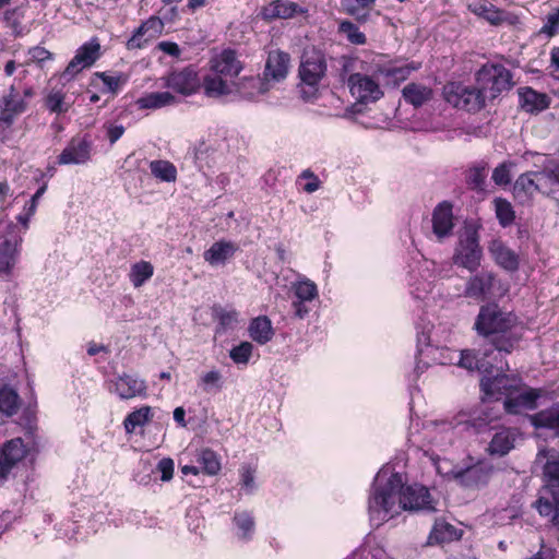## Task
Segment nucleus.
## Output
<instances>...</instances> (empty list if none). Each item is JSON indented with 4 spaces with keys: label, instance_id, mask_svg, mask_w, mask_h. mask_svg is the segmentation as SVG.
Listing matches in <instances>:
<instances>
[{
    "label": "nucleus",
    "instance_id": "27",
    "mask_svg": "<svg viewBox=\"0 0 559 559\" xmlns=\"http://www.w3.org/2000/svg\"><path fill=\"white\" fill-rule=\"evenodd\" d=\"M374 4L373 0H341L342 10L360 24L371 21L372 12L380 15L379 11L373 10Z\"/></svg>",
    "mask_w": 559,
    "mask_h": 559
},
{
    "label": "nucleus",
    "instance_id": "13",
    "mask_svg": "<svg viewBox=\"0 0 559 559\" xmlns=\"http://www.w3.org/2000/svg\"><path fill=\"white\" fill-rule=\"evenodd\" d=\"M347 84L350 94L361 104L374 103L383 96L379 82L369 75L353 73Z\"/></svg>",
    "mask_w": 559,
    "mask_h": 559
},
{
    "label": "nucleus",
    "instance_id": "16",
    "mask_svg": "<svg viewBox=\"0 0 559 559\" xmlns=\"http://www.w3.org/2000/svg\"><path fill=\"white\" fill-rule=\"evenodd\" d=\"M292 289L296 297V300L292 304L295 310V316L299 319H304L311 310L309 304L316 300L319 296L318 287L314 282L304 278L295 282Z\"/></svg>",
    "mask_w": 559,
    "mask_h": 559
},
{
    "label": "nucleus",
    "instance_id": "37",
    "mask_svg": "<svg viewBox=\"0 0 559 559\" xmlns=\"http://www.w3.org/2000/svg\"><path fill=\"white\" fill-rule=\"evenodd\" d=\"M249 334L254 342L261 345L266 344L274 335L271 320L265 316L254 318L250 322Z\"/></svg>",
    "mask_w": 559,
    "mask_h": 559
},
{
    "label": "nucleus",
    "instance_id": "60",
    "mask_svg": "<svg viewBox=\"0 0 559 559\" xmlns=\"http://www.w3.org/2000/svg\"><path fill=\"white\" fill-rule=\"evenodd\" d=\"M417 67L405 64L403 67H395L388 70L386 75L391 76L395 81H404L408 78L412 71L416 70Z\"/></svg>",
    "mask_w": 559,
    "mask_h": 559
},
{
    "label": "nucleus",
    "instance_id": "46",
    "mask_svg": "<svg viewBox=\"0 0 559 559\" xmlns=\"http://www.w3.org/2000/svg\"><path fill=\"white\" fill-rule=\"evenodd\" d=\"M338 32L354 45H365L367 43L366 35L352 21H342L338 25Z\"/></svg>",
    "mask_w": 559,
    "mask_h": 559
},
{
    "label": "nucleus",
    "instance_id": "62",
    "mask_svg": "<svg viewBox=\"0 0 559 559\" xmlns=\"http://www.w3.org/2000/svg\"><path fill=\"white\" fill-rule=\"evenodd\" d=\"M124 133L123 126L118 124H108L107 126V136L111 144L116 143Z\"/></svg>",
    "mask_w": 559,
    "mask_h": 559
},
{
    "label": "nucleus",
    "instance_id": "61",
    "mask_svg": "<svg viewBox=\"0 0 559 559\" xmlns=\"http://www.w3.org/2000/svg\"><path fill=\"white\" fill-rule=\"evenodd\" d=\"M28 55L32 61L39 64L53 58V55L49 50L39 46L31 48Z\"/></svg>",
    "mask_w": 559,
    "mask_h": 559
},
{
    "label": "nucleus",
    "instance_id": "64",
    "mask_svg": "<svg viewBox=\"0 0 559 559\" xmlns=\"http://www.w3.org/2000/svg\"><path fill=\"white\" fill-rule=\"evenodd\" d=\"M556 555L555 549L542 545L540 549L528 559H554Z\"/></svg>",
    "mask_w": 559,
    "mask_h": 559
},
{
    "label": "nucleus",
    "instance_id": "55",
    "mask_svg": "<svg viewBox=\"0 0 559 559\" xmlns=\"http://www.w3.org/2000/svg\"><path fill=\"white\" fill-rule=\"evenodd\" d=\"M255 472H257L255 467H253L249 464H243L239 468L240 484L247 493H252L255 488V486H254Z\"/></svg>",
    "mask_w": 559,
    "mask_h": 559
},
{
    "label": "nucleus",
    "instance_id": "6",
    "mask_svg": "<svg viewBox=\"0 0 559 559\" xmlns=\"http://www.w3.org/2000/svg\"><path fill=\"white\" fill-rule=\"evenodd\" d=\"M483 249L477 230L467 226L460 234L452 261L455 265L475 272L481 264Z\"/></svg>",
    "mask_w": 559,
    "mask_h": 559
},
{
    "label": "nucleus",
    "instance_id": "52",
    "mask_svg": "<svg viewBox=\"0 0 559 559\" xmlns=\"http://www.w3.org/2000/svg\"><path fill=\"white\" fill-rule=\"evenodd\" d=\"M97 76L100 78L107 90L114 94L117 93L128 82V75L123 73L109 75L106 72H102L97 73Z\"/></svg>",
    "mask_w": 559,
    "mask_h": 559
},
{
    "label": "nucleus",
    "instance_id": "59",
    "mask_svg": "<svg viewBox=\"0 0 559 559\" xmlns=\"http://www.w3.org/2000/svg\"><path fill=\"white\" fill-rule=\"evenodd\" d=\"M157 471L160 472L163 481H169L174 475V461L169 457L162 459L157 464Z\"/></svg>",
    "mask_w": 559,
    "mask_h": 559
},
{
    "label": "nucleus",
    "instance_id": "54",
    "mask_svg": "<svg viewBox=\"0 0 559 559\" xmlns=\"http://www.w3.org/2000/svg\"><path fill=\"white\" fill-rule=\"evenodd\" d=\"M252 349L253 346L251 343L242 342L230 350L229 356L235 364L246 365L251 357Z\"/></svg>",
    "mask_w": 559,
    "mask_h": 559
},
{
    "label": "nucleus",
    "instance_id": "45",
    "mask_svg": "<svg viewBox=\"0 0 559 559\" xmlns=\"http://www.w3.org/2000/svg\"><path fill=\"white\" fill-rule=\"evenodd\" d=\"M487 178V166L486 165H477L471 167L466 171V183L467 186L475 191H485Z\"/></svg>",
    "mask_w": 559,
    "mask_h": 559
},
{
    "label": "nucleus",
    "instance_id": "5",
    "mask_svg": "<svg viewBox=\"0 0 559 559\" xmlns=\"http://www.w3.org/2000/svg\"><path fill=\"white\" fill-rule=\"evenodd\" d=\"M507 292L508 287L501 283L493 272L483 270L468 277L463 295L476 302H483L491 298L502 297Z\"/></svg>",
    "mask_w": 559,
    "mask_h": 559
},
{
    "label": "nucleus",
    "instance_id": "10",
    "mask_svg": "<svg viewBox=\"0 0 559 559\" xmlns=\"http://www.w3.org/2000/svg\"><path fill=\"white\" fill-rule=\"evenodd\" d=\"M28 109V103L21 92L11 85L0 96V132L10 129L16 119Z\"/></svg>",
    "mask_w": 559,
    "mask_h": 559
},
{
    "label": "nucleus",
    "instance_id": "28",
    "mask_svg": "<svg viewBox=\"0 0 559 559\" xmlns=\"http://www.w3.org/2000/svg\"><path fill=\"white\" fill-rule=\"evenodd\" d=\"M519 103L524 111L537 114L549 107V97L532 87H521L519 90Z\"/></svg>",
    "mask_w": 559,
    "mask_h": 559
},
{
    "label": "nucleus",
    "instance_id": "63",
    "mask_svg": "<svg viewBox=\"0 0 559 559\" xmlns=\"http://www.w3.org/2000/svg\"><path fill=\"white\" fill-rule=\"evenodd\" d=\"M47 185L44 183L36 193L32 197L31 201L25 205V210L29 211V214H35L39 198L45 193Z\"/></svg>",
    "mask_w": 559,
    "mask_h": 559
},
{
    "label": "nucleus",
    "instance_id": "42",
    "mask_svg": "<svg viewBox=\"0 0 559 559\" xmlns=\"http://www.w3.org/2000/svg\"><path fill=\"white\" fill-rule=\"evenodd\" d=\"M152 417L153 413L150 406H142L139 409L131 412L123 420L126 432H134L138 427H142L147 424Z\"/></svg>",
    "mask_w": 559,
    "mask_h": 559
},
{
    "label": "nucleus",
    "instance_id": "3",
    "mask_svg": "<svg viewBox=\"0 0 559 559\" xmlns=\"http://www.w3.org/2000/svg\"><path fill=\"white\" fill-rule=\"evenodd\" d=\"M536 464L542 465L543 487L534 508L543 518L559 528V452L544 448L537 452Z\"/></svg>",
    "mask_w": 559,
    "mask_h": 559
},
{
    "label": "nucleus",
    "instance_id": "12",
    "mask_svg": "<svg viewBox=\"0 0 559 559\" xmlns=\"http://www.w3.org/2000/svg\"><path fill=\"white\" fill-rule=\"evenodd\" d=\"M325 72L326 61L324 55L316 49L306 50L299 67V76L302 83L310 87H316L325 75Z\"/></svg>",
    "mask_w": 559,
    "mask_h": 559
},
{
    "label": "nucleus",
    "instance_id": "43",
    "mask_svg": "<svg viewBox=\"0 0 559 559\" xmlns=\"http://www.w3.org/2000/svg\"><path fill=\"white\" fill-rule=\"evenodd\" d=\"M197 462L202 466L203 473L210 476L217 475L222 468L219 456L211 449L201 450Z\"/></svg>",
    "mask_w": 559,
    "mask_h": 559
},
{
    "label": "nucleus",
    "instance_id": "2",
    "mask_svg": "<svg viewBox=\"0 0 559 559\" xmlns=\"http://www.w3.org/2000/svg\"><path fill=\"white\" fill-rule=\"evenodd\" d=\"M476 331L490 342L495 349L510 354L523 336V326L512 312L502 311L498 305L481 306L475 322Z\"/></svg>",
    "mask_w": 559,
    "mask_h": 559
},
{
    "label": "nucleus",
    "instance_id": "8",
    "mask_svg": "<svg viewBox=\"0 0 559 559\" xmlns=\"http://www.w3.org/2000/svg\"><path fill=\"white\" fill-rule=\"evenodd\" d=\"M22 242L23 236L17 225L7 224L0 236V277L12 276L20 258Z\"/></svg>",
    "mask_w": 559,
    "mask_h": 559
},
{
    "label": "nucleus",
    "instance_id": "23",
    "mask_svg": "<svg viewBox=\"0 0 559 559\" xmlns=\"http://www.w3.org/2000/svg\"><path fill=\"white\" fill-rule=\"evenodd\" d=\"M289 66L290 57L287 52L280 49L271 50L265 63V80H273L275 82L284 80L288 74Z\"/></svg>",
    "mask_w": 559,
    "mask_h": 559
},
{
    "label": "nucleus",
    "instance_id": "38",
    "mask_svg": "<svg viewBox=\"0 0 559 559\" xmlns=\"http://www.w3.org/2000/svg\"><path fill=\"white\" fill-rule=\"evenodd\" d=\"M530 421L535 428H547L559 431V403L532 415Z\"/></svg>",
    "mask_w": 559,
    "mask_h": 559
},
{
    "label": "nucleus",
    "instance_id": "53",
    "mask_svg": "<svg viewBox=\"0 0 559 559\" xmlns=\"http://www.w3.org/2000/svg\"><path fill=\"white\" fill-rule=\"evenodd\" d=\"M302 180H307L305 185H302L301 189L307 193H313L321 187V180L318 176L310 169H305L296 179L297 185H301Z\"/></svg>",
    "mask_w": 559,
    "mask_h": 559
},
{
    "label": "nucleus",
    "instance_id": "9",
    "mask_svg": "<svg viewBox=\"0 0 559 559\" xmlns=\"http://www.w3.org/2000/svg\"><path fill=\"white\" fill-rule=\"evenodd\" d=\"M445 100L453 107L469 112L480 110L485 106L486 94L479 87L466 86L461 83H449L443 88Z\"/></svg>",
    "mask_w": 559,
    "mask_h": 559
},
{
    "label": "nucleus",
    "instance_id": "49",
    "mask_svg": "<svg viewBox=\"0 0 559 559\" xmlns=\"http://www.w3.org/2000/svg\"><path fill=\"white\" fill-rule=\"evenodd\" d=\"M460 366L467 370H487V366L484 362V358H478L473 350H462L460 353Z\"/></svg>",
    "mask_w": 559,
    "mask_h": 559
},
{
    "label": "nucleus",
    "instance_id": "24",
    "mask_svg": "<svg viewBox=\"0 0 559 559\" xmlns=\"http://www.w3.org/2000/svg\"><path fill=\"white\" fill-rule=\"evenodd\" d=\"M146 383L136 377L123 373L111 382L110 390H114L120 399L130 400L146 394Z\"/></svg>",
    "mask_w": 559,
    "mask_h": 559
},
{
    "label": "nucleus",
    "instance_id": "4",
    "mask_svg": "<svg viewBox=\"0 0 559 559\" xmlns=\"http://www.w3.org/2000/svg\"><path fill=\"white\" fill-rule=\"evenodd\" d=\"M536 156L542 159L540 163H535L539 169L519 176L513 186L514 195L524 202L539 192L559 203V158L539 154Z\"/></svg>",
    "mask_w": 559,
    "mask_h": 559
},
{
    "label": "nucleus",
    "instance_id": "7",
    "mask_svg": "<svg viewBox=\"0 0 559 559\" xmlns=\"http://www.w3.org/2000/svg\"><path fill=\"white\" fill-rule=\"evenodd\" d=\"M477 86L486 98L493 99L513 86L512 74L500 63H486L476 73Z\"/></svg>",
    "mask_w": 559,
    "mask_h": 559
},
{
    "label": "nucleus",
    "instance_id": "31",
    "mask_svg": "<svg viewBox=\"0 0 559 559\" xmlns=\"http://www.w3.org/2000/svg\"><path fill=\"white\" fill-rule=\"evenodd\" d=\"M238 246L231 241H215L207 250L204 251L203 258L210 265L225 264L236 251Z\"/></svg>",
    "mask_w": 559,
    "mask_h": 559
},
{
    "label": "nucleus",
    "instance_id": "15",
    "mask_svg": "<svg viewBox=\"0 0 559 559\" xmlns=\"http://www.w3.org/2000/svg\"><path fill=\"white\" fill-rule=\"evenodd\" d=\"M28 453L22 438H13L0 448V480H5L11 471Z\"/></svg>",
    "mask_w": 559,
    "mask_h": 559
},
{
    "label": "nucleus",
    "instance_id": "18",
    "mask_svg": "<svg viewBox=\"0 0 559 559\" xmlns=\"http://www.w3.org/2000/svg\"><path fill=\"white\" fill-rule=\"evenodd\" d=\"M483 392L490 397L499 400L501 396L509 399L519 392L523 383L518 378L506 374L497 376L492 379H484L480 383Z\"/></svg>",
    "mask_w": 559,
    "mask_h": 559
},
{
    "label": "nucleus",
    "instance_id": "21",
    "mask_svg": "<svg viewBox=\"0 0 559 559\" xmlns=\"http://www.w3.org/2000/svg\"><path fill=\"white\" fill-rule=\"evenodd\" d=\"M166 86L179 94L191 95L200 87V80L197 71L188 67L171 73L167 78Z\"/></svg>",
    "mask_w": 559,
    "mask_h": 559
},
{
    "label": "nucleus",
    "instance_id": "26",
    "mask_svg": "<svg viewBox=\"0 0 559 559\" xmlns=\"http://www.w3.org/2000/svg\"><path fill=\"white\" fill-rule=\"evenodd\" d=\"M307 13V9L300 7L296 2L274 0L261 10V15L266 21L276 19H290L297 14Z\"/></svg>",
    "mask_w": 559,
    "mask_h": 559
},
{
    "label": "nucleus",
    "instance_id": "57",
    "mask_svg": "<svg viewBox=\"0 0 559 559\" xmlns=\"http://www.w3.org/2000/svg\"><path fill=\"white\" fill-rule=\"evenodd\" d=\"M559 31V8L549 13L546 17V23L542 27V33L554 36Z\"/></svg>",
    "mask_w": 559,
    "mask_h": 559
},
{
    "label": "nucleus",
    "instance_id": "34",
    "mask_svg": "<svg viewBox=\"0 0 559 559\" xmlns=\"http://www.w3.org/2000/svg\"><path fill=\"white\" fill-rule=\"evenodd\" d=\"M21 397L15 389L10 385L0 388V416L12 417L21 408Z\"/></svg>",
    "mask_w": 559,
    "mask_h": 559
},
{
    "label": "nucleus",
    "instance_id": "11",
    "mask_svg": "<svg viewBox=\"0 0 559 559\" xmlns=\"http://www.w3.org/2000/svg\"><path fill=\"white\" fill-rule=\"evenodd\" d=\"M100 50L102 47L97 37H93L91 40L84 43L76 49L74 57L68 63L61 78L66 81H70L84 69L91 68L100 58Z\"/></svg>",
    "mask_w": 559,
    "mask_h": 559
},
{
    "label": "nucleus",
    "instance_id": "50",
    "mask_svg": "<svg viewBox=\"0 0 559 559\" xmlns=\"http://www.w3.org/2000/svg\"><path fill=\"white\" fill-rule=\"evenodd\" d=\"M222 379L223 377L219 371L211 370L200 378L199 385L204 392L219 391L223 385Z\"/></svg>",
    "mask_w": 559,
    "mask_h": 559
},
{
    "label": "nucleus",
    "instance_id": "39",
    "mask_svg": "<svg viewBox=\"0 0 559 559\" xmlns=\"http://www.w3.org/2000/svg\"><path fill=\"white\" fill-rule=\"evenodd\" d=\"M203 88L210 97L228 95L233 92V85L228 82V79L216 73L204 78Z\"/></svg>",
    "mask_w": 559,
    "mask_h": 559
},
{
    "label": "nucleus",
    "instance_id": "32",
    "mask_svg": "<svg viewBox=\"0 0 559 559\" xmlns=\"http://www.w3.org/2000/svg\"><path fill=\"white\" fill-rule=\"evenodd\" d=\"M461 537L459 530L442 519L436 520L428 536V545H441L456 540Z\"/></svg>",
    "mask_w": 559,
    "mask_h": 559
},
{
    "label": "nucleus",
    "instance_id": "40",
    "mask_svg": "<svg viewBox=\"0 0 559 559\" xmlns=\"http://www.w3.org/2000/svg\"><path fill=\"white\" fill-rule=\"evenodd\" d=\"M154 274V266L151 262L141 260L131 265L129 280L134 288L142 287Z\"/></svg>",
    "mask_w": 559,
    "mask_h": 559
},
{
    "label": "nucleus",
    "instance_id": "22",
    "mask_svg": "<svg viewBox=\"0 0 559 559\" xmlns=\"http://www.w3.org/2000/svg\"><path fill=\"white\" fill-rule=\"evenodd\" d=\"M540 395V390L524 388L523 385L518 393L509 399H504V409L509 414H519L522 409H534L537 406V400Z\"/></svg>",
    "mask_w": 559,
    "mask_h": 559
},
{
    "label": "nucleus",
    "instance_id": "17",
    "mask_svg": "<svg viewBox=\"0 0 559 559\" xmlns=\"http://www.w3.org/2000/svg\"><path fill=\"white\" fill-rule=\"evenodd\" d=\"M493 466L486 462H478L475 465L463 469L453 471V478L462 486L476 488L486 485L491 478Z\"/></svg>",
    "mask_w": 559,
    "mask_h": 559
},
{
    "label": "nucleus",
    "instance_id": "48",
    "mask_svg": "<svg viewBox=\"0 0 559 559\" xmlns=\"http://www.w3.org/2000/svg\"><path fill=\"white\" fill-rule=\"evenodd\" d=\"M496 215L502 226H509L513 223L515 215L510 202L503 199H496Z\"/></svg>",
    "mask_w": 559,
    "mask_h": 559
},
{
    "label": "nucleus",
    "instance_id": "19",
    "mask_svg": "<svg viewBox=\"0 0 559 559\" xmlns=\"http://www.w3.org/2000/svg\"><path fill=\"white\" fill-rule=\"evenodd\" d=\"M164 24L157 16H151L144 21L127 41L129 50L142 49L148 43L156 39L163 32Z\"/></svg>",
    "mask_w": 559,
    "mask_h": 559
},
{
    "label": "nucleus",
    "instance_id": "25",
    "mask_svg": "<svg viewBox=\"0 0 559 559\" xmlns=\"http://www.w3.org/2000/svg\"><path fill=\"white\" fill-rule=\"evenodd\" d=\"M211 69L214 73L226 79L236 78L242 70V64L238 60L236 52L231 49H225L211 60Z\"/></svg>",
    "mask_w": 559,
    "mask_h": 559
},
{
    "label": "nucleus",
    "instance_id": "30",
    "mask_svg": "<svg viewBox=\"0 0 559 559\" xmlns=\"http://www.w3.org/2000/svg\"><path fill=\"white\" fill-rule=\"evenodd\" d=\"M516 437V429L503 428L493 435L487 450L491 455L504 456L514 448Z\"/></svg>",
    "mask_w": 559,
    "mask_h": 559
},
{
    "label": "nucleus",
    "instance_id": "33",
    "mask_svg": "<svg viewBox=\"0 0 559 559\" xmlns=\"http://www.w3.org/2000/svg\"><path fill=\"white\" fill-rule=\"evenodd\" d=\"M177 103L176 97L170 92L147 93L135 100L139 109H160Z\"/></svg>",
    "mask_w": 559,
    "mask_h": 559
},
{
    "label": "nucleus",
    "instance_id": "20",
    "mask_svg": "<svg viewBox=\"0 0 559 559\" xmlns=\"http://www.w3.org/2000/svg\"><path fill=\"white\" fill-rule=\"evenodd\" d=\"M453 206L450 202L439 203L432 212V231L439 240L452 235L454 228Z\"/></svg>",
    "mask_w": 559,
    "mask_h": 559
},
{
    "label": "nucleus",
    "instance_id": "1",
    "mask_svg": "<svg viewBox=\"0 0 559 559\" xmlns=\"http://www.w3.org/2000/svg\"><path fill=\"white\" fill-rule=\"evenodd\" d=\"M368 509L371 520L379 522L389 520L401 510H436L426 487L404 486L401 474L385 471L379 472L374 478Z\"/></svg>",
    "mask_w": 559,
    "mask_h": 559
},
{
    "label": "nucleus",
    "instance_id": "29",
    "mask_svg": "<svg viewBox=\"0 0 559 559\" xmlns=\"http://www.w3.org/2000/svg\"><path fill=\"white\" fill-rule=\"evenodd\" d=\"M488 251L495 262L508 271H515L519 267L518 254L508 248L501 240L495 239L489 243Z\"/></svg>",
    "mask_w": 559,
    "mask_h": 559
},
{
    "label": "nucleus",
    "instance_id": "47",
    "mask_svg": "<svg viewBox=\"0 0 559 559\" xmlns=\"http://www.w3.org/2000/svg\"><path fill=\"white\" fill-rule=\"evenodd\" d=\"M45 106L55 114H63L69 110V105L66 103V94L60 90H52L48 93L45 98Z\"/></svg>",
    "mask_w": 559,
    "mask_h": 559
},
{
    "label": "nucleus",
    "instance_id": "14",
    "mask_svg": "<svg viewBox=\"0 0 559 559\" xmlns=\"http://www.w3.org/2000/svg\"><path fill=\"white\" fill-rule=\"evenodd\" d=\"M93 143L88 136L72 138L58 156V165L86 164L92 157Z\"/></svg>",
    "mask_w": 559,
    "mask_h": 559
},
{
    "label": "nucleus",
    "instance_id": "51",
    "mask_svg": "<svg viewBox=\"0 0 559 559\" xmlns=\"http://www.w3.org/2000/svg\"><path fill=\"white\" fill-rule=\"evenodd\" d=\"M213 312L223 329H231L238 322V312L236 310H226L222 307H214Z\"/></svg>",
    "mask_w": 559,
    "mask_h": 559
},
{
    "label": "nucleus",
    "instance_id": "56",
    "mask_svg": "<svg viewBox=\"0 0 559 559\" xmlns=\"http://www.w3.org/2000/svg\"><path fill=\"white\" fill-rule=\"evenodd\" d=\"M234 521L236 525L243 532V537H249V534L253 531L254 527L252 515L248 512L236 513Z\"/></svg>",
    "mask_w": 559,
    "mask_h": 559
},
{
    "label": "nucleus",
    "instance_id": "36",
    "mask_svg": "<svg viewBox=\"0 0 559 559\" xmlns=\"http://www.w3.org/2000/svg\"><path fill=\"white\" fill-rule=\"evenodd\" d=\"M269 90V81L260 76L246 78L238 85V92L247 99H255Z\"/></svg>",
    "mask_w": 559,
    "mask_h": 559
},
{
    "label": "nucleus",
    "instance_id": "41",
    "mask_svg": "<svg viewBox=\"0 0 559 559\" xmlns=\"http://www.w3.org/2000/svg\"><path fill=\"white\" fill-rule=\"evenodd\" d=\"M472 11L488 21L492 25H499L504 21V12L490 2L484 1L471 5Z\"/></svg>",
    "mask_w": 559,
    "mask_h": 559
},
{
    "label": "nucleus",
    "instance_id": "58",
    "mask_svg": "<svg viewBox=\"0 0 559 559\" xmlns=\"http://www.w3.org/2000/svg\"><path fill=\"white\" fill-rule=\"evenodd\" d=\"M492 180L498 186H506V185L510 183L511 176H510V168H509L508 164L502 163L493 169Z\"/></svg>",
    "mask_w": 559,
    "mask_h": 559
},
{
    "label": "nucleus",
    "instance_id": "35",
    "mask_svg": "<svg viewBox=\"0 0 559 559\" xmlns=\"http://www.w3.org/2000/svg\"><path fill=\"white\" fill-rule=\"evenodd\" d=\"M406 103L414 107H420L432 98V90L419 83H408L402 91Z\"/></svg>",
    "mask_w": 559,
    "mask_h": 559
},
{
    "label": "nucleus",
    "instance_id": "44",
    "mask_svg": "<svg viewBox=\"0 0 559 559\" xmlns=\"http://www.w3.org/2000/svg\"><path fill=\"white\" fill-rule=\"evenodd\" d=\"M150 169L152 175L162 181L173 182L177 178L176 167L167 160H153L150 163Z\"/></svg>",
    "mask_w": 559,
    "mask_h": 559
}]
</instances>
